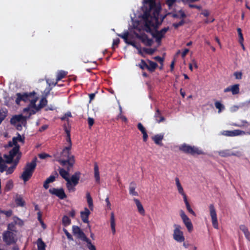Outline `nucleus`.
<instances>
[{"mask_svg":"<svg viewBox=\"0 0 250 250\" xmlns=\"http://www.w3.org/2000/svg\"><path fill=\"white\" fill-rule=\"evenodd\" d=\"M67 74V72L63 70H61L58 72L57 74L56 81L57 82L60 81L62 79L64 78Z\"/></svg>","mask_w":250,"mask_h":250,"instance_id":"72a5a7b5","label":"nucleus"},{"mask_svg":"<svg viewBox=\"0 0 250 250\" xmlns=\"http://www.w3.org/2000/svg\"><path fill=\"white\" fill-rule=\"evenodd\" d=\"M16 204L20 206H23L24 205V202L22 198L21 197H18L15 200Z\"/></svg>","mask_w":250,"mask_h":250,"instance_id":"79ce46f5","label":"nucleus"},{"mask_svg":"<svg viewBox=\"0 0 250 250\" xmlns=\"http://www.w3.org/2000/svg\"><path fill=\"white\" fill-rule=\"evenodd\" d=\"M71 167L68 166V167H67V171L64 170L63 168H59V173L61 175V176L64 178L67 182L66 183V187H70V184L69 183V181H68V178H69V172L68 171L69 170V168Z\"/></svg>","mask_w":250,"mask_h":250,"instance_id":"dca6fc26","label":"nucleus"},{"mask_svg":"<svg viewBox=\"0 0 250 250\" xmlns=\"http://www.w3.org/2000/svg\"><path fill=\"white\" fill-rule=\"evenodd\" d=\"M15 167H16V166L14 165L7 169L6 168V166L5 165V170L4 171H6L7 174H11L13 172L14 169L15 168Z\"/></svg>","mask_w":250,"mask_h":250,"instance_id":"c03bdc74","label":"nucleus"},{"mask_svg":"<svg viewBox=\"0 0 250 250\" xmlns=\"http://www.w3.org/2000/svg\"><path fill=\"white\" fill-rule=\"evenodd\" d=\"M47 103V101L46 99V98H42L40 102V104L38 106L36 105L37 108H39V110L44 107Z\"/></svg>","mask_w":250,"mask_h":250,"instance_id":"e433bc0d","label":"nucleus"},{"mask_svg":"<svg viewBox=\"0 0 250 250\" xmlns=\"http://www.w3.org/2000/svg\"><path fill=\"white\" fill-rule=\"evenodd\" d=\"M17 96L16 103L17 104H19L21 101L25 103H30L28 106L23 109L24 113L29 112V115H31L39 111V108L36 107L35 104L38 99L35 92L24 93L23 94L17 93Z\"/></svg>","mask_w":250,"mask_h":250,"instance_id":"f03ea898","label":"nucleus"},{"mask_svg":"<svg viewBox=\"0 0 250 250\" xmlns=\"http://www.w3.org/2000/svg\"><path fill=\"white\" fill-rule=\"evenodd\" d=\"M71 117V114L70 112H67L64 114L63 116L61 118L62 120H65L67 119L68 117Z\"/></svg>","mask_w":250,"mask_h":250,"instance_id":"3c124183","label":"nucleus"},{"mask_svg":"<svg viewBox=\"0 0 250 250\" xmlns=\"http://www.w3.org/2000/svg\"><path fill=\"white\" fill-rule=\"evenodd\" d=\"M175 0H167V3L169 7H172L173 3Z\"/></svg>","mask_w":250,"mask_h":250,"instance_id":"bf43d9fd","label":"nucleus"},{"mask_svg":"<svg viewBox=\"0 0 250 250\" xmlns=\"http://www.w3.org/2000/svg\"><path fill=\"white\" fill-rule=\"evenodd\" d=\"M94 119L92 118L89 117L88 118V123L90 126H91L94 124Z\"/></svg>","mask_w":250,"mask_h":250,"instance_id":"4d7b16f0","label":"nucleus"},{"mask_svg":"<svg viewBox=\"0 0 250 250\" xmlns=\"http://www.w3.org/2000/svg\"><path fill=\"white\" fill-rule=\"evenodd\" d=\"M231 92L233 95L237 94L239 93V85L236 84L231 85Z\"/></svg>","mask_w":250,"mask_h":250,"instance_id":"f704fd0d","label":"nucleus"},{"mask_svg":"<svg viewBox=\"0 0 250 250\" xmlns=\"http://www.w3.org/2000/svg\"><path fill=\"white\" fill-rule=\"evenodd\" d=\"M234 76L236 79L241 80L242 77V73L239 71H236L234 73Z\"/></svg>","mask_w":250,"mask_h":250,"instance_id":"a18cd8bd","label":"nucleus"},{"mask_svg":"<svg viewBox=\"0 0 250 250\" xmlns=\"http://www.w3.org/2000/svg\"><path fill=\"white\" fill-rule=\"evenodd\" d=\"M62 223L64 226H68L70 224L71 221L69 217L67 216H64L62 218Z\"/></svg>","mask_w":250,"mask_h":250,"instance_id":"a19ab883","label":"nucleus"},{"mask_svg":"<svg viewBox=\"0 0 250 250\" xmlns=\"http://www.w3.org/2000/svg\"><path fill=\"white\" fill-rule=\"evenodd\" d=\"M29 115L28 116H23L22 115H18L13 116L10 121L12 124L16 125L19 123L21 125L25 126L26 124L27 119L29 118L31 115H29V112H27Z\"/></svg>","mask_w":250,"mask_h":250,"instance_id":"9d476101","label":"nucleus"},{"mask_svg":"<svg viewBox=\"0 0 250 250\" xmlns=\"http://www.w3.org/2000/svg\"><path fill=\"white\" fill-rule=\"evenodd\" d=\"M164 134H159L154 135L152 137V139L157 145H161V141L164 138Z\"/></svg>","mask_w":250,"mask_h":250,"instance_id":"412c9836","label":"nucleus"},{"mask_svg":"<svg viewBox=\"0 0 250 250\" xmlns=\"http://www.w3.org/2000/svg\"><path fill=\"white\" fill-rule=\"evenodd\" d=\"M170 14L174 18H183L185 16L184 12L181 9H175L174 13Z\"/></svg>","mask_w":250,"mask_h":250,"instance_id":"4be33fe9","label":"nucleus"},{"mask_svg":"<svg viewBox=\"0 0 250 250\" xmlns=\"http://www.w3.org/2000/svg\"><path fill=\"white\" fill-rule=\"evenodd\" d=\"M240 230H241L244 233L246 238L248 240H250V232H249L248 229L245 225H241L239 227Z\"/></svg>","mask_w":250,"mask_h":250,"instance_id":"bb28decb","label":"nucleus"},{"mask_svg":"<svg viewBox=\"0 0 250 250\" xmlns=\"http://www.w3.org/2000/svg\"><path fill=\"white\" fill-rule=\"evenodd\" d=\"M128 35H129V33L127 31L125 32L122 34H118V36H119L120 37L123 38L124 39V40L125 41V43H126L127 42H129V40H128Z\"/></svg>","mask_w":250,"mask_h":250,"instance_id":"58836bf2","label":"nucleus"},{"mask_svg":"<svg viewBox=\"0 0 250 250\" xmlns=\"http://www.w3.org/2000/svg\"><path fill=\"white\" fill-rule=\"evenodd\" d=\"M139 66L142 69H144L145 67H147V64H146V63L143 60L141 61V63L139 65Z\"/></svg>","mask_w":250,"mask_h":250,"instance_id":"864d4df0","label":"nucleus"},{"mask_svg":"<svg viewBox=\"0 0 250 250\" xmlns=\"http://www.w3.org/2000/svg\"><path fill=\"white\" fill-rule=\"evenodd\" d=\"M118 118H120V119H122L123 121H124V122H126V121H127V119H126V118L125 116H124L122 115L121 114V113H120V114L118 115Z\"/></svg>","mask_w":250,"mask_h":250,"instance_id":"e2e57ef3","label":"nucleus"},{"mask_svg":"<svg viewBox=\"0 0 250 250\" xmlns=\"http://www.w3.org/2000/svg\"><path fill=\"white\" fill-rule=\"evenodd\" d=\"M144 13L142 15L143 19V29L147 32L151 33L152 36L156 39V42L160 44L161 39L164 37L168 28L166 27L161 31H153L161 23L159 21V14L160 7L153 0L146 1L142 7Z\"/></svg>","mask_w":250,"mask_h":250,"instance_id":"f257e3e1","label":"nucleus"},{"mask_svg":"<svg viewBox=\"0 0 250 250\" xmlns=\"http://www.w3.org/2000/svg\"><path fill=\"white\" fill-rule=\"evenodd\" d=\"M188 52H189V50L188 49H185L182 54V57L183 58H184Z\"/></svg>","mask_w":250,"mask_h":250,"instance_id":"0e129e2a","label":"nucleus"},{"mask_svg":"<svg viewBox=\"0 0 250 250\" xmlns=\"http://www.w3.org/2000/svg\"><path fill=\"white\" fill-rule=\"evenodd\" d=\"M154 59L161 63H162L163 62V59L159 56L155 57Z\"/></svg>","mask_w":250,"mask_h":250,"instance_id":"69168bd1","label":"nucleus"},{"mask_svg":"<svg viewBox=\"0 0 250 250\" xmlns=\"http://www.w3.org/2000/svg\"><path fill=\"white\" fill-rule=\"evenodd\" d=\"M94 177L95 178L96 181L98 183L100 182V173L99 171V167L97 164H95L94 165Z\"/></svg>","mask_w":250,"mask_h":250,"instance_id":"c756f323","label":"nucleus"},{"mask_svg":"<svg viewBox=\"0 0 250 250\" xmlns=\"http://www.w3.org/2000/svg\"><path fill=\"white\" fill-rule=\"evenodd\" d=\"M191 146H189V145L183 144L180 146L179 149H180V150L183 151V152H184L185 153L190 154V150H191Z\"/></svg>","mask_w":250,"mask_h":250,"instance_id":"473e14b6","label":"nucleus"},{"mask_svg":"<svg viewBox=\"0 0 250 250\" xmlns=\"http://www.w3.org/2000/svg\"><path fill=\"white\" fill-rule=\"evenodd\" d=\"M209 214L211 219V222L214 228L218 229V222L215 208L212 204L209 206Z\"/></svg>","mask_w":250,"mask_h":250,"instance_id":"9b49d317","label":"nucleus"},{"mask_svg":"<svg viewBox=\"0 0 250 250\" xmlns=\"http://www.w3.org/2000/svg\"><path fill=\"white\" fill-rule=\"evenodd\" d=\"M38 250H45L46 245L41 238H39L37 241Z\"/></svg>","mask_w":250,"mask_h":250,"instance_id":"c85d7f7f","label":"nucleus"},{"mask_svg":"<svg viewBox=\"0 0 250 250\" xmlns=\"http://www.w3.org/2000/svg\"><path fill=\"white\" fill-rule=\"evenodd\" d=\"M183 23V21L179 22L178 23H174L173 25L175 28H178L179 26L182 25Z\"/></svg>","mask_w":250,"mask_h":250,"instance_id":"052dcab7","label":"nucleus"},{"mask_svg":"<svg viewBox=\"0 0 250 250\" xmlns=\"http://www.w3.org/2000/svg\"><path fill=\"white\" fill-rule=\"evenodd\" d=\"M120 40L118 38L113 40V44H112V48L114 49L115 46L118 45L119 43Z\"/></svg>","mask_w":250,"mask_h":250,"instance_id":"5fc2aeb1","label":"nucleus"},{"mask_svg":"<svg viewBox=\"0 0 250 250\" xmlns=\"http://www.w3.org/2000/svg\"><path fill=\"white\" fill-rule=\"evenodd\" d=\"M105 202L106 203V204H107V207L110 208V206H111V204H110V203L109 202V198L108 197H107L106 199H105Z\"/></svg>","mask_w":250,"mask_h":250,"instance_id":"338daca9","label":"nucleus"},{"mask_svg":"<svg viewBox=\"0 0 250 250\" xmlns=\"http://www.w3.org/2000/svg\"><path fill=\"white\" fill-rule=\"evenodd\" d=\"M66 142H67V144L66 147H72V143L71 141L70 136L68 134V136H67V138L66 139Z\"/></svg>","mask_w":250,"mask_h":250,"instance_id":"09e8293b","label":"nucleus"},{"mask_svg":"<svg viewBox=\"0 0 250 250\" xmlns=\"http://www.w3.org/2000/svg\"><path fill=\"white\" fill-rule=\"evenodd\" d=\"M187 210H188V211L191 214H192V215H193L194 216H196V214L195 213V212L193 210V209L191 208L190 207V206H189V207H188L187 208Z\"/></svg>","mask_w":250,"mask_h":250,"instance_id":"13d9d810","label":"nucleus"},{"mask_svg":"<svg viewBox=\"0 0 250 250\" xmlns=\"http://www.w3.org/2000/svg\"><path fill=\"white\" fill-rule=\"evenodd\" d=\"M173 227V239L178 243L184 242L185 239L183 232L181 230L182 227L181 226L178 224H174Z\"/></svg>","mask_w":250,"mask_h":250,"instance_id":"423d86ee","label":"nucleus"},{"mask_svg":"<svg viewBox=\"0 0 250 250\" xmlns=\"http://www.w3.org/2000/svg\"><path fill=\"white\" fill-rule=\"evenodd\" d=\"M13 221L14 222V224H18L19 225H22L23 224V222L18 217H14L13 218Z\"/></svg>","mask_w":250,"mask_h":250,"instance_id":"49530a36","label":"nucleus"},{"mask_svg":"<svg viewBox=\"0 0 250 250\" xmlns=\"http://www.w3.org/2000/svg\"><path fill=\"white\" fill-rule=\"evenodd\" d=\"M133 201H134V202L136 204V207L137 208V209H138V212L141 215H145V209H144V208H143V205H142V204L140 202V201L138 199H136V198H134L133 199Z\"/></svg>","mask_w":250,"mask_h":250,"instance_id":"6ab92c4d","label":"nucleus"},{"mask_svg":"<svg viewBox=\"0 0 250 250\" xmlns=\"http://www.w3.org/2000/svg\"><path fill=\"white\" fill-rule=\"evenodd\" d=\"M237 32H238L239 37V42H240V43H242L244 41V39L243 37V35H242L241 29L238 28Z\"/></svg>","mask_w":250,"mask_h":250,"instance_id":"de8ad7c7","label":"nucleus"},{"mask_svg":"<svg viewBox=\"0 0 250 250\" xmlns=\"http://www.w3.org/2000/svg\"><path fill=\"white\" fill-rule=\"evenodd\" d=\"M157 66V64L156 62L149 61V65H147V68L151 71H153Z\"/></svg>","mask_w":250,"mask_h":250,"instance_id":"ea45409f","label":"nucleus"},{"mask_svg":"<svg viewBox=\"0 0 250 250\" xmlns=\"http://www.w3.org/2000/svg\"><path fill=\"white\" fill-rule=\"evenodd\" d=\"M137 38L140 39L145 45L150 46L152 43V40L148 38L145 34H138L135 32Z\"/></svg>","mask_w":250,"mask_h":250,"instance_id":"2eb2a0df","label":"nucleus"},{"mask_svg":"<svg viewBox=\"0 0 250 250\" xmlns=\"http://www.w3.org/2000/svg\"><path fill=\"white\" fill-rule=\"evenodd\" d=\"M84 241L87 243V247L89 250H96V247L89 239L87 238Z\"/></svg>","mask_w":250,"mask_h":250,"instance_id":"4c0bfd02","label":"nucleus"},{"mask_svg":"<svg viewBox=\"0 0 250 250\" xmlns=\"http://www.w3.org/2000/svg\"><path fill=\"white\" fill-rule=\"evenodd\" d=\"M110 226L112 230V232L113 234H115L116 232V229H115V219L114 217V214L113 212L111 213V216H110Z\"/></svg>","mask_w":250,"mask_h":250,"instance_id":"b1692460","label":"nucleus"},{"mask_svg":"<svg viewBox=\"0 0 250 250\" xmlns=\"http://www.w3.org/2000/svg\"><path fill=\"white\" fill-rule=\"evenodd\" d=\"M3 241L7 245H11L16 242V234L11 231L7 230L2 234Z\"/></svg>","mask_w":250,"mask_h":250,"instance_id":"0eeeda50","label":"nucleus"},{"mask_svg":"<svg viewBox=\"0 0 250 250\" xmlns=\"http://www.w3.org/2000/svg\"><path fill=\"white\" fill-rule=\"evenodd\" d=\"M13 187V182L11 180L8 181L5 186V189L6 190H10Z\"/></svg>","mask_w":250,"mask_h":250,"instance_id":"37998d69","label":"nucleus"},{"mask_svg":"<svg viewBox=\"0 0 250 250\" xmlns=\"http://www.w3.org/2000/svg\"><path fill=\"white\" fill-rule=\"evenodd\" d=\"M179 215L188 231L191 232L193 230V225L190 219L182 209L179 210Z\"/></svg>","mask_w":250,"mask_h":250,"instance_id":"1a4fd4ad","label":"nucleus"},{"mask_svg":"<svg viewBox=\"0 0 250 250\" xmlns=\"http://www.w3.org/2000/svg\"><path fill=\"white\" fill-rule=\"evenodd\" d=\"M80 173L79 172H75L72 175L71 178H68V181L70 184V187H66L69 191H74L75 187L78 184L80 178Z\"/></svg>","mask_w":250,"mask_h":250,"instance_id":"6e6552de","label":"nucleus"},{"mask_svg":"<svg viewBox=\"0 0 250 250\" xmlns=\"http://www.w3.org/2000/svg\"><path fill=\"white\" fill-rule=\"evenodd\" d=\"M50 193L56 195L59 198L63 199L66 197V195L62 188H52L49 190Z\"/></svg>","mask_w":250,"mask_h":250,"instance_id":"4468645a","label":"nucleus"},{"mask_svg":"<svg viewBox=\"0 0 250 250\" xmlns=\"http://www.w3.org/2000/svg\"><path fill=\"white\" fill-rule=\"evenodd\" d=\"M136 188V184L135 182H132L130 183L129 187V191L130 194L133 196H138V193L135 191V188Z\"/></svg>","mask_w":250,"mask_h":250,"instance_id":"5701e85b","label":"nucleus"},{"mask_svg":"<svg viewBox=\"0 0 250 250\" xmlns=\"http://www.w3.org/2000/svg\"><path fill=\"white\" fill-rule=\"evenodd\" d=\"M8 230L14 232V224L13 223H11L9 224H8L7 227Z\"/></svg>","mask_w":250,"mask_h":250,"instance_id":"8fccbe9b","label":"nucleus"},{"mask_svg":"<svg viewBox=\"0 0 250 250\" xmlns=\"http://www.w3.org/2000/svg\"><path fill=\"white\" fill-rule=\"evenodd\" d=\"M71 147L65 146L62 149L60 158L57 160L62 166L67 164L70 167H72L75 163L74 156L71 154Z\"/></svg>","mask_w":250,"mask_h":250,"instance_id":"7ed1b4c3","label":"nucleus"},{"mask_svg":"<svg viewBox=\"0 0 250 250\" xmlns=\"http://www.w3.org/2000/svg\"><path fill=\"white\" fill-rule=\"evenodd\" d=\"M175 183H176V186L177 187V190L178 191V192L179 194L181 195H183L184 192L183 188L180 182V180L178 178L176 177L175 179Z\"/></svg>","mask_w":250,"mask_h":250,"instance_id":"393cba45","label":"nucleus"},{"mask_svg":"<svg viewBox=\"0 0 250 250\" xmlns=\"http://www.w3.org/2000/svg\"><path fill=\"white\" fill-rule=\"evenodd\" d=\"M55 179V176L51 175L49 176L44 182L43 184V187L45 189H47L49 188V184L53 182Z\"/></svg>","mask_w":250,"mask_h":250,"instance_id":"7c9ffc66","label":"nucleus"},{"mask_svg":"<svg viewBox=\"0 0 250 250\" xmlns=\"http://www.w3.org/2000/svg\"><path fill=\"white\" fill-rule=\"evenodd\" d=\"M137 127L140 130V131L142 133L143 135V137L144 141L146 142L148 138V135L147 134L146 128L140 123L138 124Z\"/></svg>","mask_w":250,"mask_h":250,"instance_id":"aec40b11","label":"nucleus"},{"mask_svg":"<svg viewBox=\"0 0 250 250\" xmlns=\"http://www.w3.org/2000/svg\"><path fill=\"white\" fill-rule=\"evenodd\" d=\"M46 82L49 86H55L57 84L58 82L56 81V82H52L51 80L47 79L46 80Z\"/></svg>","mask_w":250,"mask_h":250,"instance_id":"603ef678","label":"nucleus"},{"mask_svg":"<svg viewBox=\"0 0 250 250\" xmlns=\"http://www.w3.org/2000/svg\"><path fill=\"white\" fill-rule=\"evenodd\" d=\"M72 230L74 235H76L78 238L82 239L83 241H85L87 238L79 227L76 226H73Z\"/></svg>","mask_w":250,"mask_h":250,"instance_id":"ddd939ff","label":"nucleus"},{"mask_svg":"<svg viewBox=\"0 0 250 250\" xmlns=\"http://www.w3.org/2000/svg\"><path fill=\"white\" fill-rule=\"evenodd\" d=\"M245 134V132L242 130L239 129H236L234 130H224L220 132V135L228 136V137H234L240 135H243Z\"/></svg>","mask_w":250,"mask_h":250,"instance_id":"f8f14e48","label":"nucleus"},{"mask_svg":"<svg viewBox=\"0 0 250 250\" xmlns=\"http://www.w3.org/2000/svg\"><path fill=\"white\" fill-rule=\"evenodd\" d=\"M18 143H21V144L24 143V137H22L19 134H18V136L13 137L12 141H10L8 143L9 146H14L9 152L8 159L7 160V163H10L18 153L20 147L19 145L18 144Z\"/></svg>","mask_w":250,"mask_h":250,"instance_id":"20e7f679","label":"nucleus"},{"mask_svg":"<svg viewBox=\"0 0 250 250\" xmlns=\"http://www.w3.org/2000/svg\"><path fill=\"white\" fill-rule=\"evenodd\" d=\"M39 157L41 159H45L47 157H49V155L46 153H41L39 155Z\"/></svg>","mask_w":250,"mask_h":250,"instance_id":"680f3d73","label":"nucleus"},{"mask_svg":"<svg viewBox=\"0 0 250 250\" xmlns=\"http://www.w3.org/2000/svg\"><path fill=\"white\" fill-rule=\"evenodd\" d=\"M37 158H35L30 163H28L24 168L21 178L25 182L32 176L36 167Z\"/></svg>","mask_w":250,"mask_h":250,"instance_id":"39448f33","label":"nucleus"},{"mask_svg":"<svg viewBox=\"0 0 250 250\" xmlns=\"http://www.w3.org/2000/svg\"><path fill=\"white\" fill-rule=\"evenodd\" d=\"M190 154L191 155H200L204 154V152L202 150L200 149L199 148L194 146H191Z\"/></svg>","mask_w":250,"mask_h":250,"instance_id":"cd10ccee","label":"nucleus"},{"mask_svg":"<svg viewBox=\"0 0 250 250\" xmlns=\"http://www.w3.org/2000/svg\"><path fill=\"white\" fill-rule=\"evenodd\" d=\"M155 51V50L152 49H147L146 50V52L150 54H152Z\"/></svg>","mask_w":250,"mask_h":250,"instance_id":"774afa93","label":"nucleus"},{"mask_svg":"<svg viewBox=\"0 0 250 250\" xmlns=\"http://www.w3.org/2000/svg\"><path fill=\"white\" fill-rule=\"evenodd\" d=\"M156 122L158 123H160L161 122L165 121V118L161 115L159 109H157L156 112L155 113L154 116Z\"/></svg>","mask_w":250,"mask_h":250,"instance_id":"a878e982","label":"nucleus"},{"mask_svg":"<svg viewBox=\"0 0 250 250\" xmlns=\"http://www.w3.org/2000/svg\"><path fill=\"white\" fill-rule=\"evenodd\" d=\"M218 153L221 157H228L231 155H235L238 156L240 155V152H237L236 153H234L229 149L219 151L218 152Z\"/></svg>","mask_w":250,"mask_h":250,"instance_id":"f3484780","label":"nucleus"},{"mask_svg":"<svg viewBox=\"0 0 250 250\" xmlns=\"http://www.w3.org/2000/svg\"><path fill=\"white\" fill-rule=\"evenodd\" d=\"M63 231L64 232L65 234L67 236V237L69 240H72V237L71 234L67 231V230L65 229H63Z\"/></svg>","mask_w":250,"mask_h":250,"instance_id":"6e6d98bb","label":"nucleus"},{"mask_svg":"<svg viewBox=\"0 0 250 250\" xmlns=\"http://www.w3.org/2000/svg\"><path fill=\"white\" fill-rule=\"evenodd\" d=\"M215 107L218 109V112L220 113L222 110L225 109V106L220 102L217 101L215 103Z\"/></svg>","mask_w":250,"mask_h":250,"instance_id":"c9c22d12","label":"nucleus"},{"mask_svg":"<svg viewBox=\"0 0 250 250\" xmlns=\"http://www.w3.org/2000/svg\"><path fill=\"white\" fill-rule=\"evenodd\" d=\"M86 197L87 199V202L90 209L92 210L93 209V200L89 192H87L86 194Z\"/></svg>","mask_w":250,"mask_h":250,"instance_id":"2f4dec72","label":"nucleus"},{"mask_svg":"<svg viewBox=\"0 0 250 250\" xmlns=\"http://www.w3.org/2000/svg\"><path fill=\"white\" fill-rule=\"evenodd\" d=\"M90 212L88 209L85 208L84 211L81 212V217L84 223H88V216Z\"/></svg>","mask_w":250,"mask_h":250,"instance_id":"a211bd4d","label":"nucleus"}]
</instances>
